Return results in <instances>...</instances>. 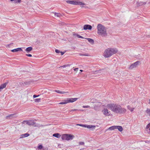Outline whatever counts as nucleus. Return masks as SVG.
Returning <instances> with one entry per match:
<instances>
[{"mask_svg": "<svg viewBox=\"0 0 150 150\" xmlns=\"http://www.w3.org/2000/svg\"><path fill=\"white\" fill-rule=\"evenodd\" d=\"M106 107L112 112L116 114H123L126 111V110L122 107L120 105L115 104H109L107 105Z\"/></svg>", "mask_w": 150, "mask_h": 150, "instance_id": "nucleus-1", "label": "nucleus"}, {"mask_svg": "<svg viewBox=\"0 0 150 150\" xmlns=\"http://www.w3.org/2000/svg\"><path fill=\"white\" fill-rule=\"evenodd\" d=\"M117 52V49L113 48H108L105 50L103 53V56L105 58H108L115 54Z\"/></svg>", "mask_w": 150, "mask_h": 150, "instance_id": "nucleus-2", "label": "nucleus"}, {"mask_svg": "<svg viewBox=\"0 0 150 150\" xmlns=\"http://www.w3.org/2000/svg\"><path fill=\"white\" fill-rule=\"evenodd\" d=\"M98 33L102 36H105L107 35L106 29L102 25L99 24L97 26Z\"/></svg>", "mask_w": 150, "mask_h": 150, "instance_id": "nucleus-3", "label": "nucleus"}, {"mask_svg": "<svg viewBox=\"0 0 150 150\" xmlns=\"http://www.w3.org/2000/svg\"><path fill=\"white\" fill-rule=\"evenodd\" d=\"M74 137L73 135L68 134H64L61 136V138L63 140L69 141L72 140Z\"/></svg>", "mask_w": 150, "mask_h": 150, "instance_id": "nucleus-4", "label": "nucleus"}, {"mask_svg": "<svg viewBox=\"0 0 150 150\" xmlns=\"http://www.w3.org/2000/svg\"><path fill=\"white\" fill-rule=\"evenodd\" d=\"M78 99L77 98H68L64 100L63 102L59 103L60 104H65L69 103H72L76 101Z\"/></svg>", "mask_w": 150, "mask_h": 150, "instance_id": "nucleus-5", "label": "nucleus"}, {"mask_svg": "<svg viewBox=\"0 0 150 150\" xmlns=\"http://www.w3.org/2000/svg\"><path fill=\"white\" fill-rule=\"evenodd\" d=\"M66 2L68 4L74 5H83L84 4L82 2L74 0H67L66 1Z\"/></svg>", "mask_w": 150, "mask_h": 150, "instance_id": "nucleus-6", "label": "nucleus"}, {"mask_svg": "<svg viewBox=\"0 0 150 150\" xmlns=\"http://www.w3.org/2000/svg\"><path fill=\"white\" fill-rule=\"evenodd\" d=\"M107 107L106 108H105L102 111L103 114L105 116H108L110 115V112L109 111Z\"/></svg>", "mask_w": 150, "mask_h": 150, "instance_id": "nucleus-7", "label": "nucleus"}, {"mask_svg": "<svg viewBox=\"0 0 150 150\" xmlns=\"http://www.w3.org/2000/svg\"><path fill=\"white\" fill-rule=\"evenodd\" d=\"M26 124L29 125H32L34 127H38L39 126V124H36L34 121L31 120L28 121H25Z\"/></svg>", "mask_w": 150, "mask_h": 150, "instance_id": "nucleus-8", "label": "nucleus"}, {"mask_svg": "<svg viewBox=\"0 0 150 150\" xmlns=\"http://www.w3.org/2000/svg\"><path fill=\"white\" fill-rule=\"evenodd\" d=\"M139 61H137L133 64L130 66L129 69H132L136 67L139 64Z\"/></svg>", "mask_w": 150, "mask_h": 150, "instance_id": "nucleus-9", "label": "nucleus"}, {"mask_svg": "<svg viewBox=\"0 0 150 150\" xmlns=\"http://www.w3.org/2000/svg\"><path fill=\"white\" fill-rule=\"evenodd\" d=\"M83 29L84 30H91L92 28V26L90 25H85L83 26Z\"/></svg>", "mask_w": 150, "mask_h": 150, "instance_id": "nucleus-10", "label": "nucleus"}, {"mask_svg": "<svg viewBox=\"0 0 150 150\" xmlns=\"http://www.w3.org/2000/svg\"><path fill=\"white\" fill-rule=\"evenodd\" d=\"M96 127V126L91 125H86V127L88 129H91V130H93L95 129Z\"/></svg>", "mask_w": 150, "mask_h": 150, "instance_id": "nucleus-11", "label": "nucleus"}, {"mask_svg": "<svg viewBox=\"0 0 150 150\" xmlns=\"http://www.w3.org/2000/svg\"><path fill=\"white\" fill-rule=\"evenodd\" d=\"M115 129H117L120 132H122L123 129L122 127L120 126H115Z\"/></svg>", "mask_w": 150, "mask_h": 150, "instance_id": "nucleus-12", "label": "nucleus"}, {"mask_svg": "<svg viewBox=\"0 0 150 150\" xmlns=\"http://www.w3.org/2000/svg\"><path fill=\"white\" fill-rule=\"evenodd\" d=\"M115 129V126H113L109 127L108 129H106L105 131V132H106L108 130L112 131L114 130Z\"/></svg>", "mask_w": 150, "mask_h": 150, "instance_id": "nucleus-13", "label": "nucleus"}, {"mask_svg": "<svg viewBox=\"0 0 150 150\" xmlns=\"http://www.w3.org/2000/svg\"><path fill=\"white\" fill-rule=\"evenodd\" d=\"M7 83H4L2 85H1L0 86V92L2 90L5 88L6 85H7Z\"/></svg>", "mask_w": 150, "mask_h": 150, "instance_id": "nucleus-14", "label": "nucleus"}, {"mask_svg": "<svg viewBox=\"0 0 150 150\" xmlns=\"http://www.w3.org/2000/svg\"><path fill=\"white\" fill-rule=\"evenodd\" d=\"M32 49L33 48L31 47H30L27 48L25 49V51L27 53H29L32 50Z\"/></svg>", "mask_w": 150, "mask_h": 150, "instance_id": "nucleus-15", "label": "nucleus"}, {"mask_svg": "<svg viewBox=\"0 0 150 150\" xmlns=\"http://www.w3.org/2000/svg\"><path fill=\"white\" fill-rule=\"evenodd\" d=\"M29 136V134L28 133H25L21 135L20 138H23L25 137H28Z\"/></svg>", "mask_w": 150, "mask_h": 150, "instance_id": "nucleus-16", "label": "nucleus"}, {"mask_svg": "<svg viewBox=\"0 0 150 150\" xmlns=\"http://www.w3.org/2000/svg\"><path fill=\"white\" fill-rule=\"evenodd\" d=\"M22 50L21 48H18L11 50V51L13 52H16L19 51H22Z\"/></svg>", "mask_w": 150, "mask_h": 150, "instance_id": "nucleus-17", "label": "nucleus"}, {"mask_svg": "<svg viewBox=\"0 0 150 150\" xmlns=\"http://www.w3.org/2000/svg\"><path fill=\"white\" fill-rule=\"evenodd\" d=\"M55 91L57 93H61V94H64L66 93H68V92H64L63 91H61L59 90H55Z\"/></svg>", "mask_w": 150, "mask_h": 150, "instance_id": "nucleus-18", "label": "nucleus"}, {"mask_svg": "<svg viewBox=\"0 0 150 150\" xmlns=\"http://www.w3.org/2000/svg\"><path fill=\"white\" fill-rule=\"evenodd\" d=\"M53 136L57 138H59L61 137V135L58 133L54 134Z\"/></svg>", "mask_w": 150, "mask_h": 150, "instance_id": "nucleus-19", "label": "nucleus"}, {"mask_svg": "<svg viewBox=\"0 0 150 150\" xmlns=\"http://www.w3.org/2000/svg\"><path fill=\"white\" fill-rule=\"evenodd\" d=\"M86 39H87L88 40L89 42L91 44H93L94 43V41L93 40L90 38H86Z\"/></svg>", "mask_w": 150, "mask_h": 150, "instance_id": "nucleus-20", "label": "nucleus"}, {"mask_svg": "<svg viewBox=\"0 0 150 150\" xmlns=\"http://www.w3.org/2000/svg\"><path fill=\"white\" fill-rule=\"evenodd\" d=\"M127 108L128 109L130 110L131 112H133L134 109V108H131L130 106L128 105L127 106Z\"/></svg>", "mask_w": 150, "mask_h": 150, "instance_id": "nucleus-21", "label": "nucleus"}, {"mask_svg": "<svg viewBox=\"0 0 150 150\" xmlns=\"http://www.w3.org/2000/svg\"><path fill=\"white\" fill-rule=\"evenodd\" d=\"M146 113L147 115L150 117V108L148 109L146 111Z\"/></svg>", "mask_w": 150, "mask_h": 150, "instance_id": "nucleus-22", "label": "nucleus"}, {"mask_svg": "<svg viewBox=\"0 0 150 150\" xmlns=\"http://www.w3.org/2000/svg\"><path fill=\"white\" fill-rule=\"evenodd\" d=\"M54 14L55 16H57V17H60L61 15L59 13H54Z\"/></svg>", "mask_w": 150, "mask_h": 150, "instance_id": "nucleus-23", "label": "nucleus"}, {"mask_svg": "<svg viewBox=\"0 0 150 150\" xmlns=\"http://www.w3.org/2000/svg\"><path fill=\"white\" fill-rule=\"evenodd\" d=\"M149 128V130H150V123L148 124L146 127V129H148Z\"/></svg>", "mask_w": 150, "mask_h": 150, "instance_id": "nucleus-24", "label": "nucleus"}, {"mask_svg": "<svg viewBox=\"0 0 150 150\" xmlns=\"http://www.w3.org/2000/svg\"><path fill=\"white\" fill-rule=\"evenodd\" d=\"M40 98H36L35 99V102H39L40 101Z\"/></svg>", "mask_w": 150, "mask_h": 150, "instance_id": "nucleus-25", "label": "nucleus"}, {"mask_svg": "<svg viewBox=\"0 0 150 150\" xmlns=\"http://www.w3.org/2000/svg\"><path fill=\"white\" fill-rule=\"evenodd\" d=\"M76 125H77V126H78V125L80 126L84 127H86V125H82V124H76Z\"/></svg>", "mask_w": 150, "mask_h": 150, "instance_id": "nucleus-26", "label": "nucleus"}, {"mask_svg": "<svg viewBox=\"0 0 150 150\" xmlns=\"http://www.w3.org/2000/svg\"><path fill=\"white\" fill-rule=\"evenodd\" d=\"M76 36L79 38H84L83 37H82L81 36L79 35H78V34H76Z\"/></svg>", "mask_w": 150, "mask_h": 150, "instance_id": "nucleus-27", "label": "nucleus"}, {"mask_svg": "<svg viewBox=\"0 0 150 150\" xmlns=\"http://www.w3.org/2000/svg\"><path fill=\"white\" fill-rule=\"evenodd\" d=\"M14 2L15 3H16L17 2L19 3L20 2L21 0H14Z\"/></svg>", "mask_w": 150, "mask_h": 150, "instance_id": "nucleus-28", "label": "nucleus"}, {"mask_svg": "<svg viewBox=\"0 0 150 150\" xmlns=\"http://www.w3.org/2000/svg\"><path fill=\"white\" fill-rule=\"evenodd\" d=\"M79 144L80 145H83L84 144V143L83 142H79Z\"/></svg>", "mask_w": 150, "mask_h": 150, "instance_id": "nucleus-29", "label": "nucleus"}, {"mask_svg": "<svg viewBox=\"0 0 150 150\" xmlns=\"http://www.w3.org/2000/svg\"><path fill=\"white\" fill-rule=\"evenodd\" d=\"M43 146L41 145H40L38 146V148L39 149H41L42 148Z\"/></svg>", "mask_w": 150, "mask_h": 150, "instance_id": "nucleus-30", "label": "nucleus"}, {"mask_svg": "<svg viewBox=\"0 0 150 150\" xmlns=\"http://www.w3.org/2000/svg\"><path fill=\"white\" fill-rule=\"evenodd\" d=\"M55 52L57 53H60V52L58 50L56 49L55 50Z\"/></svg>", "mask_w": 150, "mask_h": 150, "instance_id": "nucleus-31", "label": "nucleus"}, {"mask_svg": "<svg viewBox=\"0 0 150 150\" xmlns=\"http://www.w3.org/2000/svg\"><path fill=\"white\" fill-rule=\"evenodd\" d=\"M26 55L28 57H32V55L30 54H26Z\"/></svg>", "mask_w": 150, "mask_h": 150, "instance_id": "nucleus-32", "label": "nucleus"}, {"mask_svg": "<svg viewBox=\"0 0 150 150\" xmlns=\"http://www.w3.org/2000/svg\"><path fill=\"white\" fill-rule=\"evenodd\" d=\"M83 108H88L90 107V106L88 105H84L83 106Z\"/></svg>", "mask_w": 150, "mask_h": 150, "instance_id": "nucleus-33", "label": "nucleus"}, {"mask_svg": "<svg viewBox=\"0 0 150 150\" xmlns=\"http://www.w3.org/2000/svg\"><path fill=\"white\" fill-rule=\"evenodd\" d=\"M39 96V95H34L33 96V97L34 98H36V97H38Z\"/></svg>", "mask_w": 150, "mask_h": 150, "instance_id": "nucleus-34", "label": "nucleus"}, {"mask_svg": "<svg viewBox=\"0 0 150 150\" xmlns=\"http://www.w3.org/2000/svg\"><path fill=\"white\" fill-rule=\"evenodd\" d=\"M74 71H78L79 70V68H75L74 69Z\"/></svg>", "mask_w": 150, "mask_h": 150, "instance_id": "nucleus-35", "label": "nucleus"}, {"mask_svg": "<svg viewBox=\"0 0 150 150\" xmlns=\"http://www.w3.org/2000/svg\"><path fill=\"white\" fill-rule=\"evenodd\" d=\"M60 53H61V55H63L64 54V52H60Z\"/></svg>", "mask_w": 150, "mask_h": 150, "instance_id": "nucleus-36", "label": "nucleus"}, {"mask_svg": "<svg viewBox=\"0 0 150 150\" xmlns=\"http://www.w3.org/2000/svg\"><path fill=\"white\" fill-rule=\"evenodd\" d=\"M66 67V65H64L63 66H62L61 67H63V68H64V67Z\"/></svg>", "mask_w": 150, "mask_h": 150, "instance_id": "nucleus-37", "label": "nucleus"}, {"mask_svg": "<svg viewBox=\"0 0 150 150\" xmlns=\"http://www.w3.org/2000/svg\"><path fill=\"white\" fill-rule=\"evenodd\" d=\"M78 110L77 109H74V110H71V111H76V110Z\"/></svg>", "mask_w": 150, "mask_h": 150, "instance_id": "nucleus-38", "label": "nucleus"}, {"mask_svg": "<svg viewBox=\"0 0 150 150\" xmlns=\"http://www.w3.org/2000/svg\"><path fill=\"white\" fill-rule=\"evenodd\" d=\"M70 65L69 64H67V65H66V67H68V66H69Z\"/></svg>", "mask_w": 150, "mask_h": 150, "instance_id": "nucleus-39", "label": "nucleus"}, {"mask_svg": "<svg viewBox=\"0 0 150 150\" xmlns=\"http://www.w3.org/2000/svg\"><path fill=\"white\" fill-rule=\"evenodd\" d=\"M80 71L82 72L83 71V70H80Z\"/></svg>", "mask_w": 150, "mask_h": 150, "instance_id": "nucleus-40", "label": "nucleus"}, {"mask_svg": "<svg viewBox=\"0 0 150 150\" xmlns=\"http://www.w3.org/2000/svg\"><path fill=\"white\" fill-rule=\"evenodd\" d=\"M11 1H14V0H10Z\"/></svg>", "mask_w": 150, "mask_h": 150, "instance_id": "nucleus-41", "label": "nucleus"}, {"mask_svg": "<svg viewBox=\"0 0 150 150\" xmlns=\"http://www.w3.org/2000/svg\"><path fill=\"white\" fill-rule=\"evenodd\" d=\"M149 103H150V100H149Z\"/></svg>", "mask_w": 150, "mask_h": 150, "instance_id": "nucleus-42", "label": "nucleus"}, {"mask_svg": "<svg viewBox=\"0 0 150 150\" xmlns=\"http://www.w3.org/2000/svg\"><path fill=\"white\" fill-rule=\"evenodd\" d=\"M82 55L85 56V55Z\"/></svg>", "mask_w": 150, "mask_h": 150, "instance_id": "nucleus-43", "label": "nucleus"}]
</instances>
